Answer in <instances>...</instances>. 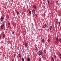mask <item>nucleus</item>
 <instances>
[{
  "label": "nucleus",
  "mask_w": 61,
  "mask_h": 61,
  "mask_svg": "<svg viewBox=\"0 0 61 61\" xmlns=\"http://www.w3.org/2000/svg\"><path fill=\"white\" fill-rule=\"evenodd\" d=\"M52 29L54 30V27H52Z\"/></svg>",
  "instance_id": "obj_33"
},
{
  "label": "nucleus",
  "mask_w": 61,
  "mask_h": 61,
  "mask_svg": "<svg viewBox=\"0 0 61 61\" xmlns=\"http://www.w3.org/2000/svg\"><path fill=\"white\" fill-rule=\"evenodd\" d=\"M54 56L55 57V58H56L57 57H56V55H54Z\"/></svg>",
  "instance_id": "obj_31"
},
{
  "label": "nucleus",
  "mask_w": 61,
  "mask_h": 61,
  "mask_svg": "<svg viewBox=\"0 0 61 61\" xmlns=\"http://www.w3.org/2000/svg\"><path fill=\"white\" fill-rule=\"evenodd\" d=\"M22 61H24V58H22Z\"/></svg>",
  "instance_id": "obj_27"
},
{
  "label": "nucleus",
  "mask_w": 61,
  "mask_h": 61,
  "mask_svg": "<svg viewBox=\"0 0 61 61\" xmlns=\"http://www.w3.org/2000/svg\"><path fill=\"white\" fill-rule=\"evenodd\" d=\"M35 49L36 50H37V47H35Z\"/></svg>",
  "instance_id": "obj_9"
},
{
  "label": "nucleus",
  "mask_w": 61,
  "mask_h": 61,
  "mask_svg": "<svg viewBox=\"0 0 61 61\" xmlns=\"http://www.w3.org/2000/svg\"><path fill=\"white\" fill-rule=\"evenodd\" d=\"M9 43H10V41H8V44H9Z\"/></svg>",
  "instance_id": "obj_28"
},
{
  "label": "nucleus",
  "mask_w": 61,
  "mask_h": 61,
  "mask_svg": "<svg viewBox=\"0 0 61 61\" xmlns=\"http://www.w3.org/2000/svg\"><path fill=\"white\" fill-rule=\"evenodd\" d=\"M46 50H44V52L45 54H46Z\"/></svg>",
  "instance_id": "obj_8"
},
{
  "label": "nucleus",
  "mask_w": 61,
  "mask_h": 61,
  "mask_svg": "<svg viewBox=\"0 0 61 61\" xmlns=\"http://www.w3.org/2000/svg\"><path fill=\"white\" fill-rule=\"evenodd\" d=\"M53 0H51V2H52Z\"/></svg>",
  "instance_id": "obj_41"
},
{
  "label": "nucleus",
  "mask_w": 61,
  "mask_h": 61,
  "mask_svg": "<svg viewBox=\"0 0 61 61\" xmlns=\"http://www.w3.org/2000/svg\"><path fill=\"white\" fill-rule=\"evenodd\" d=\"M59 56L60 57H61V54H60L59 55Z\"/></svg>",
  "instance_id": "obj_34"
},
{
  "label": "nucleus",
  "mask_w": 61,
  "mask_h": 61,
  "mask_svg": "<svg viewBox=\"0 0 61 61\" xmlns=\"http://www.w3.org/2000/svg\"><path fill=\"white\" fill-rule=\"evenodd\" d=\"M8 25H9H9H10V23H9V22H8Z\"/></svg>",
  "instance_id": "obj_30"
},
{
  "label": "nucleus",
  "mask_w": 61,
  "mask_h": 61,
  "mask_svg": "<svg viewBox=\"0 0 61 61\" xmlns=\"http://www.w3.org/2000/svg\"><path fill=\"white\" fill-rule=\"evenodd\" d=\"M57 7H56V10L55 11L56 12H57Z\"/></svg>",
  "instance_id": "obj_19"
},
{
  "label": "nucleus",
  "mask_w": 61,
  "mask_h": 61,
  "mask_svg": "<svg viewBox=\"0 0 61 61\" xmlns=\"http://www.w3.org/2000/svg\"><path fill=\"white\" fill-rule=\"evenodd\" d=\"M25 47H27V43H25Z\"/></svg>",
  "instance_id": "obj_7"
},
{
  "label": "nucleus",
  "mask_w": 61,
  "mask_h": 61,
  "mask_svg": "<svg viewBox=\"0 0 61 61\" xmlns=\"http://www.w3.org/2000/svg\"><path fill=\"white\" fill-rule=\"evenodd\" d=\"M10 28H11V26L10 27Z\"/></svg>",
  "instance_id": "obj_45"
},
{
  "label": "nucleus",
  "mask_w": 61,
  "mask_h": 61,
  "mask_svg": "<svg viewBox=\"0 0 61 61\" xmlns=\"http://www.w3.org/2000/svg\"><path fill=\"white\" fill-rule=\"evenodd\" d=\"M1 35L0 34V39H1Z\"/></svg>",
  "instance_id": "obj_38"
},
{
  "label": "nucleus",
  "mask_w": 61,
  "mask_h": 61,
  "mask_svg": "<svg viewBox=\"0 0 61 61\" xmlns=\"http://www.w3.org/2000/svg\"><path fill=\"white\" fill-rule=\"evenodd\" d=\"M41 41L42 43H44V39H42Z\"/></svg>",
  "instance_id": "obj_12"
},
{
  "label": "nucleus",
  "mask_w": 61,
  "mask_h": 61,
  "mask_svg": "<svg viewBox=\"0 0 61 61\" xmlns=\"http://www.w3.org/2000/svg\"><path fill=\"white\" fill-rule=\"evenodd\" d=\"M59 24L60 26V22H59Z\"/></svg>",
  "instance_id": "obj_32"
},
{
  "label": "nucleus",
  "mask_w": 61,
  "mask_h": 61,
  "mask_svg": "<svg viewBox=\"0 0 61 61\" xmlns=\"http://www.w3.org/2000/svg\"><path fill=\"white\" fill-rule=\"evenodd\" d=\"M58 15H59V16H61V15H60V14H59Z\"/></svg>",
  "instance_id": "obj_35"
},
{
  "label": "nucleus",
  "mask_w": 61,
  "mask_h": 61,
  "mask_svg": "<svg viewBox=\"0 0 61 61\" xmlns=\"http://www.w3.org/2000/svg\"><path fill=\"white\" fill-rule=\"evenodd\" d=\"M55 44H56V42H55Z\"/></svg>",
  "instance_id": "obj_42"
},
{
  "label": "nucleus",
  "mask_w": 61,
  "mask_h": 61,
  "mask_svg": "<svg viewBox=\"0 0 61 61\" xmlns=\"http://www.w3.org/2000/svg\"><path fill=\"white\" fill-rule=\"evenodd\" d=\"M39 56H41L42 55V52L41 51H40L39 52Z\"/></svg>",
  "instance_id": "obj_1"
},
{
  "label": "nucleus",
  "mask_w": 61,
  "mask_h": 61,
  "mask_svg": "<svg viewBox=\"0 0 61 61\" xmlns=\"http://www.w3.org/2000/svg\"><path fill=\"white\" fill-rule=\"evenodd\" d=\"M32 12L33 13H34L35 12V10H32Z\"/></svg>",
  "instance_id": "obj_11"
},
{
  "label": "nucleus",
  "mask_w": 61,
  "mask_h": 61,
  "mask_svg": "<svg viewBox=\"0 0 61 61\" xmlns=\"http://www.w3.org/2000/svg\"><path fill=\"white\" fill-rule=\"evenodd\" d=\"M56 24H57V22H56Z\"/></svg>",
  "instance_id": "obj_39"
},
{
  "label": "nucleus",
  "mask_w": 61,
  "mask_h": 61,
  "mask_svg": "<svg viewBox=\"0 0 61 61\" xmlns=\"http://www.w3.org/2000/svg\"><path fill=\"white\" fill-rule=\"evenodd\" d=\"M50 3L51 5H52V2L51 1V2Z\"/></svg>",
  "instance_id": "obj_25"
},
{
  "label": "nucleus",
  "mask_w": 61,
  "mask_h": 61,
  "mask_svg": "<svg viewBox=\"0 0 61 61\" xmlns=\"http://www.w3.org/2000/svg\"><path fill=\"white\" fill-rule=\"evenodd\" d=\"M27 61H30V58H28L27 59Z\"/></svg>",
  "instance_id": "obj_5"
},
{
  "label": "nucleus",
  "mask_w": 61,
  "mask_h": 61,
  "mask_svg": "<svg viewBox=\"0 0 61 61\" xmlns=\"http://www.w3.org/2000/svg\"><path fill=\"white\" fill-rule=\"evenodd\" d=\"M24 35H25V34H26V32L25 31L24 32Z\"/></svg>",
  "instance_id": "obj_16"
},
{
  "label": "nucleus",
  "mask_w": 61,
  "mask_h": 61,
  "mask_svg": "<svg viewBox=\"0 0 61 61\" xmlns=\"http://www.w3.org/2000/svg\"><path fill=\"white\" fill-rule=\"evenodd\" d=\"M3 25H3V26H4V23H3Z\"/></svg>",
  "instance_id": "obj_36"
},
{
  "label": "nucleus",
  "mask_w": 61,
  "mask_h": 61,
  "mask_svg": "<svg viewBox=\"0 0 61 61\" xmlns=\"http://www.w3.org/2000/svg\"><path fill=\"white\" fill-rule=\"evenodd\" d=\"M19 56L20 58H21V55H20V54H19Z\"/></svg>",
  "instance_id": "obj_10"
},
{
  "label": "nucleus",
  "mask_w": 61,
  "mask_h": 61,
  "mask_svg": "<svg viewBox=\"0 0 61 61\" xmlns=\"http://www.w3.org/2000/svg\"><path fill=\"white\" fill-rule=\"evenodd\" d=\"M36 16H37V15H36V14H35V18H36Z\"/></svg>",
  "instance_id": "obj_17"
},
{
  "label": "nucleus",
  "mask_w": 61,
  "mask_h": 61,
  "mask_svg": "<svg viewBox=\"0 0 61 61\" xmlns=\"http://www.w3.org/2000/svg\"><path fill=\"white\" fill-rule=\"evenodd\" d=\"M4 19V17H1V21H3Z\"/></svg>",
  "instance_id": "obj_2"
},
{
  "label": "nucleus",
  "mask_w": 61,
  "mask_h": 61,
  "mask_svg": "<svg viewBox=\"0 0 61 61\" xmlns=\"http://www.w3.org/2000/svg\"><path fill=\"white\" fill-rule=\"evenodd\" d=\"M29 14H31V11H30V10L29 11Z\"/></svg>",
  "instance_id": "obj_26"
},
{
  "label": "nucleus",
  "mask_w": 61,
  "mask_h": 61,
  "mask_svg": "<svg viewBox=\"0 0 61 61\" xmlns=\"http://www.w3.org/2000/svg\"><path fill=\"white\" fill-rule=\"evenodd\" d=\"M3 36L4 37H5V34L3 35Z\"/></svg>",
  "instance_id": "obj_24"
},
{
  "label": "nucleus",
  "mask_w": 61,
  "mask_h": 61,
  "mask_svg": "<svg viewBox=\"0 0 61 61\" xmlns=\"http://www.w3.org/2000/svg\"><path fill=\"white\" fill-rule=\"evenodd\" d=\"M56 40H57V42H58V38H56Z\"/></svg>",
  "instance_id": "obj_18"
},
{
  "label": "nucleus",
  "mask_w": 61,
  "mask_h": 61,
  "mask_svg": "<svg viewBox=\"0 0 61 61\" xmlns=\"http://www.w3.org/2000/svg\"><path fill=\"white\" fill-rule=\"evenodd\" d=\"M48 41L49 43H50V40L49 39H48Z\"/></svg>",
  "instance_id": "obj_23"
},
{
  "label": "nucleus",
  "mask_w": 61,
  "mask_h": 61,
  "mask_svg": "<svg viewBox=\"0 0 61 61\" xmlns=\"http://www.w3.org/2000/svg\"><path fill=\"white\" fill-rule=\"evenodd\" d=\"M33 7L34 9H36V6L35 5H33Z\"/></svg>",
  "instance_id": "obj_3"
},
{
  "label": "nucleus",
  "mask_w": 61,
  "mask_h": 61,
  "mask_svg": "<svg viewBox=\"0 0 61 61\" xmlns=\"http://www.w3.org/2000/svg\"><path fill=\"white\" fill-rule=\"evenodd\" d=\"M1 29H3V25H1Z\"/></svg>",
  "instance_id": "obj_13"
},
{
  "label": "nucleus",
  "mask_w": 61,
  "mask_h": 61,
  "mask_svg": "<svg viewBox=\"0 0 61 61\" xmlns=\"http://www.w3.org/2000/svg\"><path fill=\"white\" fill-rule=\"evenodd\" d=\"M52 59L53 61H54V60H55L53 57H52Z\"/></svg>",
  "instance_id": "obj_14"
},
{
  "label": "nucleus",
  "mask_w": 61,
  "mask_h": 61,
  "mask_svg": "<svg viewBox=\"0 0 61 61\" xmlns=\"http://www.w3.org/2000/svg\"><path fill=\"white\" fill-rule=\"evenodd\" d=\"M44 1H45V0H43Z\"/></svg>",
  "instance_id": "obj_48"
},
{
  "label": "nucleus",
  "mask_w": 61,
  "mask_h": 61,
  "mask_svg": "<svg viewBox=\"0 0 61 61\" xmlns=\"http://www.w3.org/2000/svg\"><path fill=\"white\" fill-rule=\"evenodd\" d=\"M52 27H54V25H52Z\"/></svg>",
  "instance_id": "obj_40"
},
{
  "label": "nucleus",
  "mask_w": 61,
  "mask_h": 61,
  "mask_svg": "<svg viewBox=\"0 0 61 61\" xmlns=\"http://www.w3.org/2000/svg\"><path fill=\"white\" fill-rule=\"evenodd\" d=\"M52 26H51L50 27V30H51V29H52Z\"/></svg>",
  "instance_id": "obj_6"
},
{
  "label": "nucleus",
  "mask_w": 61,
  "mask_h": 61,
  "mask_svg": "<svg viewBox=\"0 0 61 61\" xmlns=\"http://www.w3.org/2000/svg\"><path fill=\"white\" fill-rule=\"evenodd\" d=\"M11 1H13V0H11Z\"/></svg>",
  "instance_id": "obj_47"
},
{
  "label": "nucleus",
  "mask_w": 61,
  "mask_h": 61,
  "mask_svg": "<svg viewBox=\"0 0 61 61\" xmlns=\"http://www.w3.org/2000/svg\"><path fill=\"white\" fill-rule=\"evenodd\" d=\"M17 15H19V12H18V11H17Z\"/></svg>",
  "instance_id": "obj_15"
},
{
  "label": "nucleus",
  "mask_w": 61,
  "mask_h": 61,
  "mask_svg": "<svg viewBox=\"0 0 61 61\" xmlns=\"http://www.w3.org/2000/svg\"><path fill=\"white\" fill-rule=\"evenodd\" d=\"M15 31H12V34H14V32Z\"/></svg>",
  "instance_id": "obj_22"
},
{
  "label": "nucleus",
  "mask_w": 61,
  "mask_h": 61,
  "mask_svg": "<svg viewBox=\"0 0 61 61\" xmlns=\"http://www.w3.org/2000/svg\"><path fill=\"white\" fill-rule=\"evenodd\" d=\"M59 41L60 42H61V39H59Z\"/></svg>",
  "instance_id": "obj_29"
},
{
  "label": "nucleus",
  "mask_w": 61,
  "mask_h": 61,
  "mask_svg": "<svg viewBox=\"0 0 61 61\" xmlns=\"http://www.w3.org/2000/svg\"><path fill=\"white\" fill-rule=\"evenodd\" d=\"M39 61H42V60H41V59L40 58H39Z\"/></svg>",
  "instance_id": "obj_21"
},
{
  "label": "nucleus",
  "mask_w": 61,
  "mask_h": 61,
  "mask_svg": "<svg viewBox=\"0 0 61 61\" xmlns=\"http://www.w3.org/2000/svg\"><path fill=\"white\" fill-rule=\"evenodd\" d=\"M59 60H58V59H56L55 61H58Z\"/></svg>",
  "instance_id": "obj_20"
},
{
  "label": "nucleus",
  "mask_w": 61,
  "mask_h": 61,
  "mask_svg": "<svg viewBox=\"0 0 61 61\" xmlns=\"http://www.w3.org/2000/svg\"><path fill=\"white\" fill-rule=\"evenodd\" d=\"M48 4H49V1H47Z\"/></svg>",
  "instance_id": "obj_37"
},
{
  "label": "nucleus",
  "mask_w": 61,
  "mask_h": 61,
  "mask_svg": "<svg viewBox=\"0 0 61 61\" xmlns=\"http://www.w3.org/2000/svg\"><path fill=\"white\" fill-rule=\"evenodd\" d=\"M8 18H9V16H8Z\"/></svg>",
  "instance_id": "obj_43"
},
{
  "label": "nucleus",
  "mask_w": 61,
  "mask_h": 61,
  "mask_svg": "<svg viewBox=\"0 0 61 61\" xmlns=\"http://www.w3.org/2000/svg\"><path fill=\"white\" fill-rule=\"evenodd\" d=\"M12 61H14V60H12Z\"/></svg>",
  "instance_id": "obj_46"
},
{
  "label": "nucleus",
  "mask_w": 61,
  "mask_h": 61,
  "mask_svg": "<svg viewBox=\"0 0 61 61\" xmlns=\"http://www.w3.org/2000/svg\"><path fill=\"white\" fill-rule=\"evenodd\" d=\"M8 27H10V26H8Z\"/></svg>",
  "instance_id": "obj_44"
},
{
  "label": "nucleus",
  "mask_w": 61,
  "mask_h": 61,
  "mask_svg": "<svg viewBox=\"0 0 61 61\" xmlns=\"http://www.w3.org/2000/svg\"><path fill=\"white\" fill-rule=\"evenodd\" d=\"M46 24L45 25H44L43 26V28H46Z\"/></svg>",
  "instance_id": "obj_4"
}]
</instances>
